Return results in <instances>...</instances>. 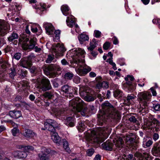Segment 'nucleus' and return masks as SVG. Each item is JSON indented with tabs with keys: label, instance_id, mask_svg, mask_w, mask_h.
Instances as JSON below:
<instances>
[{
	"label": "nucleus",
	"instance_id": "6ab92c4d",
	"mask_svg": "<svg viewBox=\"0 0 160 160\" xmlns=\"http://www.w3.org/2000/svg\"><path fill=\"white\" fill-rule=\"evenodd\" d=\"M152 154L156 157L160 156V143L156 145L152 149Z\"/></svg>",
	"mask_w": 160,
	"mask_h": 160
},
{
	"label": "nucleus",
	"instance_id": "4d7b16f0",
	"mask_svg": "<svg viewBox=\"0 0 160 160\" xmlns=\"http://www.w3.org/2000/svg\"><path fill=\"white\" fill-rule=\"evenodd\" d=\"M129 119L131 122H133V123H137L138 122V121L134 116L131 117L129 118Z\"/></svg>",
	"mask_w": 160,
	"mask_h": 160
},
{
	"label": "nucleus",
	"instance_id": "f257e3e1",
	"mask_svg": "<svg viewBox=\"0 0 160 160\" xmlns=\"http://www.w3.org/2000/svg\"><path fill=\"white\" fill-rule=\"evenodd\" d=\"M102 110L98 115V124L102 125L105 123L107 119L110 118L113 119H118L120 115L114 110L113 107L107 102L102 104Z\"/></svg>",
	"mask_w": 160,
	"mask_h": 160
},
{
	"label": "nucleus",
	"instance_id": "338daca9",
	"mask_svg": "<svg viewBox=\"0 0 160 160\" xmlns=\"http://www.w3.org/2000/svg\"><path fill=\"white\" fill-rule=\"evenodd\" d=\"M89 75L91 77H94L96 76V74L93 72H91L89 73Z\"/></svg>",
	"mask_w": 160,
	"mask_h": 160
},
{
	"label": "nucleus",
	"instance_id": "603ef678",
	"mask_svg": "<svg viewBox=\"0 0 160 160\" xmlns=\"http://www.w3.org/2000/svg\"><path fill=\"white\" fill-rule=\"evenodd\" d=\"M61 63L62 65L63 66L69 65H69V62L65 59L64 58L61 61Z\"/></svg>",
	"mask_w": 160,
	"mask_h": 160
},
{
	"label": "nucleus",
	"instance_id": "9d476101",
	"mask_svg": "<svg viewBox=\"0 0 160 160\" xmlns=\"http://www.w3.org/2000/svg\"><path fill=\"white\" fill-rule=\"evenodd\" d=\"M79 93L81 96L84 97V100L87 102L94 101L95 98V95L93 94V92L90 93L86 91H79Z\"/></svg>",
	"mask_w": 160,
	"mask_h": 160
},
{
	"label": "nucleus",
	"instance_id": "052dcab7",
	"mask_svg": "<svg viewBox=\"0 0 160 160\" xmlns=\"http://www.w3.org/2000/svg\"><path fill=\"white\" fill-rule=\"evenodd\" d=\"M30 72L32 73H35L37 72L36 68L35 67H32L30 69Z\"/></svg>",
	"mask_w": 160,
	"mask_h": 160
},
{
	"label": "nucleus",
	"instance_id": "cd10ccee",
	"mask_svg": "<svg viewBox=\"0 0 160 160\" xmlns=\"http://www.w3.org/2000/svg\"><path fill=\"white\" fill-rule=\"evenodd\" d=\"M79 124L78 128V130L80 132L83 131L86 128V123L83 121H81L79 122Z\"/></svg>",
	"mask_w": 160,
	"mask_h": 160
},
{
	"label": "nucleus",
	"instance_id": "3c124183",
	"mask_svg": "<svg viewBox=\"0 0 160 160\" xmlns=\"http://www.w3.org/2000/svg\"><path fill=\"white\" fill-rule=\"evenodd\" d=\"M60 33V31L59 30H56L54 32L55 34V37L57 39H59V35Z\"/></svg>",
	"mask_w": 160,
	"mask_h": 160
},
{
	"label": "nucleus",
	"instance_id": "09e8293b",
	"mask_svg": "<svg viewBox=\"0 0 160 160\" xmlns=\"http://www.w3.org/2000/svg\"><path fill=\"white\" fill-rule=\"evenodd\" d=\"M110 47V43L108 42H105L103 45V48L105 50H108Z\"/></svg>",
	"mask_w": 160,
	"mask_h": 160
},
{
	"label": "nucleus",
	"instance_id": "4c0bfd02",
	"mask_svg": "<svg viewBox=\"0 0 160 160\" xmlns=\"http://www.w3.org/2000/svg\"><path fill=\"white\" fill-rule=\"evenodd\" d=\"M22 56V54L20 52H17L14 54L12 57L13 59H15L17 60H19L20 59Z\"/></svg>",
	"mask_w": 160,
	"mask_h": 160
},
{
	"label": "nucleus",
	"instance_id": "f8f14e48",
	"mask_svg": "<svg viewBox=\"0 0 160 160\" xmlns=\"http://www.w3.org/2000/svg\"><path fill=\"white\" fill-rule=\"evenodd\" d=\"M9 28L8 23L3 20H0V37H3L7 33Z\"/></svg>",
	"mask_w": 160,
	"mask_h": 160
},
{
	"label": "nucleus",
	"instance_id": "e433bc0d",
	"mask_svg": "<svg viewBox=\"0 0 160 160\" xmlns=\"http://www.w3.org/2000/svg\"><path fill=\"white\" fill-rule=\"evenodd\" d=\"M94 150L93 148H90L88 149L86 151L87 156L90 157L94 153Z\"/></svg>",
	"mask_w": 160,
	"mask_h": 160
},
{
	"label": "nucleus",
	"instance_id": "c9c22d12",
	"mask_svg": "<svg viewBox=\"0 0 160 160\" xmlns=\"http://www.w3.org/2000/svg\"><path fill=\"white\" fill-rule=\"evenodd\" d=\"M63 145L64 148L68 151L69 150V148L68 147V143L66 140H63Z\"/></svg>",
	"mask_w": 160,
	"mask_h": 160
},
{
	"label": "nucleus",
	"instance_id": "9b49d317",
	"mask_svg": "<svg viewBox=\"0 0 160 160\" xmlns=\"http://www.w3.org/2000/svg\"><path fill=\"white\" fill-rule=\"evenodd\" d=\"M37 88L42 90H49L52 88L50 81L46 78L42 79L41 82L37 86Z\"/></svg>",
	"mask_w": 160,
	"mask_h": 160
},
{
	"label": "nucleus",
	"instance_id": "f03ea898",
	"mask_svg": "<svg viewBox=\"0 0 160 160\" xmlns=\"http://www.w3.org/2000/svg\"><path fill=\"white\" fill-rule=\"evenodd\" d=\"M82 100L79 98L77 97L71 100L69 102V106L70 109L73 112V116H78L76 114L80 113L83 116H88L90 111L88 107H82Z\"/></svg>",
	"mask_w": 160,
	"mask_h": 160
},
{
	"label": "nucleus",
	"instance_id": "1a4fd4ad",
	"mask_svg": "<svg viewBox=\"0 0 160 160\" xmlns=\"http://www.w3.org/2000/svg\"><path fill=\"white\" fill-rule=\"evenodd\" d=\"M52 49L53 54H55L56 58L63 56V53L66 51L63 45L58 43L53 45Z\"/></svg>",
	"mask_w": 160,
	"mask_h": 160
},
{
	"label": "nucleus",
	"instance_id": "dca6fc26",
	"mask_svg": "<svg viewBox=\"0 0 160 160\" xmlns=\"http://www.w3.org/2000/svg\"><path fill=\"white\" fill-rule=\"evenodd\" d=\"M125 80L127 81V82L125 84V85H127L129 88V89L133 90L136 89L135 87L132 85V82H131L129 81V80L131 81L134 80V78L132 76L130 75H127V77L125 78Z\"/></svg>",
	"mask_w": 160,
	"mask_h": 160
},
{
	"label": "nucleus",
	"instance_id": "20e7f679",
	"mask_svg": "<svg viewBox=\"0 0 160 160\" xmlns=\"http://www.w3.org/2000/svg\"><path fill=\"white\" fill-rule=\"evenodd\" d=\"M57 123L54 120L48 119L44 123L45 128H42V130H47L50 131L51 133V139L54 142L58 145H59L61 143V139L58 133L55 131V127H57Z\"/></svg>",
	"mask_w": 160,
	"mask_h": 160
},
{
	"label": "nucleus",
	"instance_id": "bb28decb",
	"mask_svg": "<svg viewBox=\"0 0 160 160\" xmlns=\"http://www.w3.org/2000/svg\"><path fill=\"white\" fill-rule=\"evenodd\" d=\"M45 28L47 32L49 34H52L54 31V27L51 23H46L44 24Z\"/></svg>",
	"mask_w": 160,
	"mask_h": 160
},
{
	"label": "nucleus",
	"instance_id": "c85d7f7f",
	"mask_svg": "<svg viewBox=\"0 0 160 160\" xmlns=\"http://www.w3.org/2000/svg\"><path fill=\"white\" fill-rule=\"evenodd\" d=\"M89 39L88 36L86 34H82L79 37V40L81 43L82 44L83 42L88 41Z\"/></svg>",
	"mask_w": 160,
	"mask_h": 160
},
{
	"label": "nucleus",
	"instance_id": "72a5a7b5",
	"mask_svg": "<svg viewBox=\"0 0 160 160\" xmlns=\"http://www.w3.org/2000/svg\"><path fill=\"white\" fill-rule=\"evenodd\" d=\"M73 77V74L72 73L68 72L65 74L64 78L66 80H71Z\"/></svg>",
	"mask_w": 160,
	"mask_h": 160
},
{
	"label": "nucleus",
	"instance_id": "aec40b11",
	"mask_svg": "<svg viewBox=\"0 0 160 160\" xmlns=\"http://www.w3.org/2000/svg\"><path fill=\"white\" fill-rule=\"evenodd\" d=\"M13 155L15 157L18 158H25L27 156V154L24 151V152L15 151L13 153Z\"/></svg>",
	"mask_w": 160,
	"mask_h": 160
},
{
	"label": "nucleus",
	"instance_id": "680f3d73",
	"mask_svg": "<svg viewBox=\"0 0 160 160\" xmlns=\"http://www.w3.org/2000/svg\"><path fill=\"white\" fill-rule=\"evenodd\" d=\"M113 43L114 44H117L118 43V40L116 37H114L113 38Z\"/></svg>",
	"mask_w": 160,
	"mask_h": 160
},
{
	"label": "nucleus",
	"instance_id": "5701e85b",
	"mask_svg": "<svg viewBox=\"0 0 160 160\" xmlns=\"http://www.w3.org/2000/svg\"><path fill=\"white\" fill-rule=\"evenodd\" d=\"M32 65L31 62H30L26 58L22 59L19 64L20 66L26 68L30 67Z\"/></svg>",
	"mask_w": 160,
	"mask_h": 160
},
{
	"label": "nucleus",
	"instance_id": "a211bd4d",
	"mask_svg": "<svg viewBox=\"0 0 160 160\" xmlns=\"http://www.w3.org/2000/svg\"><path fill=\"white\" fill-rule=\"evenodd\" d=\"M102 146L103 149L111 151L114 149V145L110 140H108L102 143Z\"/></svg>",
	"mask_w": 160,
	"mask_h": 160
},
{
	"label": "nucleus",
	"instance_id": "bf43d9fd",
	"mask_svg": "<svg viewBox=\"0 0 160 160\" xmlns=\"http://www.w3.org/2000/svg\"><path fill=\"white\" fill-rule=\"evenodd\" d=\"M5 152L0 149V160H3V157L2 155L5 154Z\"/></svg>",
	"mask_w": 160,
	"mask_h": 160
},
{
	"label": "nucleus",
	"instance_id": "ddd939ff",
	"mask_svg": "<svg viewBox=\"0 0 160 160\" xmlns=\"http://www.w3.org/2000/svg\"><path fill=\"white\" fill-rule=\"evenodd\" d=\"M50 150L45 148H43L41 149V152L38 154V157L40 160H50L49 159V155L48 153Z\"/></svg>",
	"mask_w": 160,
	"mask_h": 160
},
{
	"label": "nucleus",
	"instance_id": "b1692460",
	"mask_svg": "<svg viewBox=\"0 0 160 160\" xmlns=\"http://www.w3.org/2000/svg\"><path fill=\"white\" fill-rule=\"evenodd\" d=\"M113 142L117 148H121L122 147L124 141L121 137H118L113 140Z\"/></svg>",
	"mask_w": 160,
	"mask_h": 160
},
{
	"label": "nucleus",
	"instance_id": "49530a36",
	"mask_svg": "<svg viewBox=\"0 0 160 160\" xmlns=\"http://www.w3.org/2000/svg\"><path fill=\"white\" fill-rule=\"evenodd\" d=\"M69 89L73 90V88H72V87L67 84L63 85L62 87V90H68Z\"/></svg>",
	"mask_w": 160,
	"mask_h": 160
},
{
	"label": "nucleus",
	"instance_id": "79ce46f5",
	"mask_svg": "<svg viewBox=\"0 0 160 160\" xmlns=\"http://www.w3.org/2000/svg\"><path fill=\"white\" fill-rule=\"evenodd\" d=\"M27 74V71L22 70L20 74V76L21 78H23L26 76Z\"/></svg>",
	"mask_w": 160,
	"mask_h": 160
},
{
	"label": "nucleus",
	"instance_id": "864d4df0",
	"mask_svg": "<svg viewBox=\"0 0 160 160\" xmlns=\"http://www.w3.org/2000/svg\"><path fill=\"white\" fill-rule=\"evenodd\" d=\"M95 37L97 38H99L101 36V32L98 30H95L94 32Z\"/></svg>",
	"mask_w": 160,
	"mask_h": 160
},
{
	"label": "nucleus",
	"instance_id": "2eb2a0df",
	"mask_svg": "<svg viewBox=\"0 0 160 160\" xmlns=\"http://www.w3.org/2000/svg\"><path fill=\"white\" fill-rule=\"evenodd\" d=\"M134 156L137 157L139 160H148L150 157V155L145 152H142V153L140 152H136Z\"/></svg>",
	"mask_w": 160,
	"mask_h": 160
},
{
	"label": "nucleus",
	"instance_id": "774afa93",
	"mask_svg": "<svg viewBox=\"0 0 160 160\" xmlns=\"http://www.w3.org/2000/svg\"><path fill=\"white\" fill-rule=\"evenodd\" d=\"M6 128L5 127L3 126H0V133H1L2 132L5 130Z\"/></svg>",
	"mask_w": 160,
	"mask_h": 160
},
{
	"label": "nucleus",
	"instance_id": "0e129e2a",
	"mask_svg": "<svg viewBox=\"0 0 160 160\" xmlns=\"http://www.w3.org/2000/svg\"><path fill=\"white\" fill-rule=\"evenodd\" d=\"M31 31L34 32V33H36L38 31V28H33V26L31 27Z\"/></svg>",
	"mask_w": 160,
	"mask_h": 160
},
{
	"label": "nucleus",
	"instance_id": "393cba45",
	"mask_svg": "<svg viewBox=\"0 0 160 160\" xmlns=\"http://www.w3.org/2000/svg\"><path fill=\"white\" fill-rule=\"evenodd\" d=\"M125 140L126 141L127 144L129 145L130 146L135 147L136 142H135V139L129 136H127Z\"/></svg>",
	"mask_w": 160,
	"mask_h": 160
},
{
	"label": "nucleus",
	"instance_id": "7c9ffc66",
	"mask_svg": "<svg viewBox=\"0 0 160 160\" xmlns=\"http://www.w3.org/2000/svg\"><path fill=\"white\" fill-rule=\"evenodd\" d=\"M66 22L67 25L70 28L72 27L75 24L74 21L71 17H68Z\"/></svg>",
	"mask_w": 160,
	"mask_h": 160
},
{
	"label": "nucleus",
	"instance_id": "ea45409f",
	"mask_svg": "<svg viewBox=\"0 0 160 160\" xmlns=\"http://www.w3.org/2000/svg\"><path fill=\"white\" fill-rule=\"evenodd\" d=\"M98 45V43H96L95 44H94V43H93L90 42V46L88 48V49L89 50H90V51H92L95 48L97 47Z\"/></svg>",
	"mask_w": 160,
	"mask_h": 160
},
{
	"label": "nucleus",
	"instance_id": "0eeeda50",
	"mask_svg": "<svg viewBox=\"0 0 160 160\" xmlns=\"http://www.w3.org/2000/svg\"><path fill=\"white\" fill-rule=\"evenodd\" d=\"M19 38L18 43L22 44V47L23 49L27 50L28 49H33L36 44V38H31L29 41V43H27L26 42L28 41L29 39L28 38Z\"/></svg>",
	"mask_w": 160,
	"mask_h": 160
},
{
	"label": "nucleus",
	"instance_id": "f704fd0d",
	"mask_svg": "<svg viewBox=\"0 0 160 160\" xmlns=\"http://www.w3.org/2000/svg\"><path fill=\"white\" fill-rule=\"evenodd\" d=\"M35 57L33 53H31L29 55L28 57H26V58L30 62H31L32 64V61L34 59Z\"/></svg>",
	"mask_w": 160,
	"mask_h": 160
},
{
	"label": "nucleus",
	"instance_id": "13d9d810",
	"mask_svg": "<svg viewBox=\"0 0 160 160\" xmlns=\"http://www.w3.org/2000/svg\"><path fill=\"white\" fill-rule=\"evenodd\" d=\"M159 137V135L156 133H154L152 136V138L155 141H156L158 139Z\"/></svg>",
	"mask_w": 160,
	"mask_h": 160
},
{
	"label": "nucleus",
	"instance_id": "58836bf2",
	"mask_svg": "<svg viewBox=\"0 0 160 160\" xmlns=\"http://www.w3.org/2000/svg\"><path fill=\"white\" fill-rule=\"evenodd\" d=\"M11 72H10L9 75L10 77L13 79L14 77L16 75V72H15V69L14 68H11Z\"/></svg>",
	"mask_w": 160,
	"mask_h": 160
},
{
	"label": "nucleus",
	"instance_id": "e2e57ef3",
	"mask_svg": "<svg viewBox=\"0 0 160 160\" xmlns=\"http://www.w3.org/2000/svg\"><path fill=\"white\" fill-rule=\"evenodd\" d=\"M101 157L98 154L96 155L95 157L94 158L93 160H101Z\"/></svg>",
	"mask_w": 160,
	"mask_h": 160
},
{
	"label": "nucleus",
	"instance_id": "a878e982",
	"mask_svg": "<svg viewBox=\"0 0 160 160\" xmlns=\"http://www.w3.org/2000/svg\"><path fill=\"white\" fill-rule=\"evenodd\" d=\"M97 89H100L102 88L104 89H107L108 87V84L107 82L103 81L100 82L99 81L98 83L96 85Z\"/></svg>",
	"mask_w": 160,
	"mask_h": 160
},
{
	"label": "nucleus",
	"instance_id": "c756f323",
	"mask_svg": "<svg viewBox=\"0 0 160 160\" xmlns=\"http://www.w3.org/2000/svg\"><path fill=\"white\" fill-rule=\"evenodd\" d=\"M20 148L24 151L26 152H29L34 150V148L31 146H22Z\"/></svg>",
	"mask_w": 160,
	"mask_h": 160
},
{
	"label": "nucleus",
	"instance_id": "6e6d98bb",
	"mask_svg": "<svg viewBox=\"0 0 160 160\" xmlns=\"http://www.w3.org/2000/svg\"><path fill=\"white\" fill-rule=\"evenodd\" d=\"M153 108L155 111H159L160 110V104H157L154 105L153 106Z\"/></svg>",
	"mask_w": 160,
	"mask_h": 160
},
{
	"label": "nucleus",
	"instance_id": "4be33fe9",
	"mask_svg": "<svg viewBox=\"0 0 160 160\" xmlns=\"http://www.w3.org/2000/svg\"><path fill=\"white\" fill-rule=\"evenodd\" d=\"M9 115L12 118L15 119L18 118L22 115L20 111L15 110L9 111Z\"/></svg>",
	"mask_w": 160,
	"mask_h": 160
},
{
	"label": "nucleus",
	"instance_id": "f3484780",
	"mask_svg": "<svg viewBox=\"0 0 160 160\" xmlns=\"http://www.w3.org/2000/svg\"><path fill=\"white\" fill-rule=\"evenodd\" d=\"M43 70L45 74L47 76L49 75L50 76L54 77L56 76L55 73H52V64L48 66H45L43 68Z\"/></svg>",
	"mask_w": 160,
	"mask_h": 160
},
{
	"label": "nucleus",
	"instance_id": "473e14b6",
	"mask_svg": "<svg viewBox=\"0 0 160 160\" xmlns=\"http://www.w3.org/2000/svg\"><path fill=\"white\" fill-rule=\"evenodd\" d=\"M114 97L116 98H118L122 97V92L121 91H114L113 92Z\"/></svg>",
	"mask_w": 160,
	"mask_h": 160
},
{
	"label": "nucleus",
	"instance_id": "2f4dec72",
	"mask_svg": "<svg viewBox=\"0 0 160 160\" xmlns=\"http://www.w3.org/2000/svg\"><path fill=\"white\" fill-rule=\"evenodd\" d=\"M61 10L63 14L67 16L68 15V12L69 11L68 7L66 5H63L61 8Z\"/></svg>",
	"mask_w": 160,
	"mask_h": 160
},
{
	"label": "nucleus",
	"instance_id": "de8ad7c7",
	"mask_svg": "<svg viewBox=\"0 0 160 160\" xmlns=\"http://www.w3.org/2000/svg\"><path fill=\"white\" fill-rule=\"evenodd\" d=\"M152 143V141L151 140H148L147 142L145 143V145L144 144H143V147L145 148H147L148 147H149L150 146Z\"/></svg>",
	"mask_w": 160,
	"mask_h": 160
},
{
	"label": "nucleus",
	"instance_id": "37998d69",
	"mask_svg": "<svg viewBox=\"0 0 160 160\" xmlns=\"http://www.w3.org/2000/svg\"><path fill=\"white\" fill-rule=\"evenodd\" d=\"M52 71L54 70L57 71H60L61 70V68L59 66L52 64Z\"/></svg>",
	"mask_w": 160,
	"mask_h": 160
},
{
	"label": "nucleus",
	"instance_id": "6e6552de",
	"mask_svg": "<svg viewBox=\"0 0 160 160\" xmlns=\"http://www.w3.org/2000/svg\"><path fill=\"white\" fill-rule=\"evenodd\" d=\"M70 112V115H72V117H69L67 118L65 120L64 122L66 125L71 127H72L74 126V116H73V112L72 111L70 112L67 110H62L61 111H58L57 112H55V114L57 116H59L61 115L67 114L69 112Z\"/></svg>",
	"mask_w": 160,
	"mask_h": 160
},
{
	"label": "nucleus",
	"instance_id": "412c9836",
	"mask_svg": "<svg viewBox=\"0 0 160 160\" xmlns=\"http://www.w3.org/2000/svg\"><path fill=\"white\" fill-rule=\"evenodd\" d=\"M22 134L27 138H32L36 136V134L29 129H25L22 132Z\"/></svg>",
	"mask_w": 160,
	"mask_h": 160
},
{
	"label": "nucleus",
	"instance_id": "423d86ee",
	"mask_svg": "<svg viewBox=\"0 0 160 160\" xmlns=\"http://www.w3.org/2000/svg\"><path fill=\"white\" fill-rule=\"evenodd\" d=\"M138 97L141 105H142L141 111L146 112L148 109V102L150 100L152 97L151 93L148 92H140Z\"/></svg>",
	"mask_w": 160,
	"mask_h": 160
},
{
	"label": "nucleus",
	"instance_id": "7ed1b4c3",
	"mask_svg": "<svg viewBox=\"0 0 160 160\" xmlns=\"http://www.w3.org/2000/svg\"><path fill=\"white\" fill-rule=\"evenodd\" d=\"M85 52L84 50L81 48H77L74 50V52L73 58L72 61H71V63L73 65L74 63H76L80 67L77 70V73L81 76H84L86 75L88 72H90L91 70V68L89 67H88L87 68H81V65L79 64L81 62L80 59L82 58H83Z\"/></svg>",
	"mask_w": 160,
	"mask_h": 160
},
{
	"label": "nucleus",
	"instance_id": "39448f33",
	"mask_svg": "<svg viewBox=\"0 0 160 160\" xmlns=\"http://www.w3.org/2000/svg\"><path fill=\"white\" fill-rule=\"evenodd\" d=\"M108 132L107 128L99 127L96 131L91 132V135L88 138V141L91 143L92 142H102L107 138Z\"/></svg>",
	"mask_w": 160,
	"mask_h": 160
},
{
	"label": "nucleus",
	"instance_id": "5fc2aeb1",
	"mask_svg": "<svg viewBox=\"0 0 160 160\" xmlns=\"http://www.w3.org/2000/svg\"><path fill=\"white\" fill-rule=\"evenodd\" d=\"M124 158H123L124 159V160H125L126 159V160H131L133 157V156L132 154H129L127 156H124Z\"/></svg>",
	"mask_w": 160,
	"mask_h": 160
},
{
	"label": "nucleus",
	"instance_id": "69168bd1",
	"mask_svg": "<svg viewBox=\"0 0 160 160\" xmlns=\"http://www.w3.org/2000/svg\"><path fill=\"white\" fill-rule=\"evenodd\" d=\"M5 52L6 53L10 51L11 50V48L9 47H7L4 49Z\"/></svg>",
	"mask_w": 160,
	"mask_h": 160
},
{
	"label": "nucleus",
	"instance_id": "8fccbe9b",
	"mask_svg": "<svg viewBox=\"0 0 160 160\" xmlns=\"http://www.w3.org/2000/svg\"><path fill=\"white\" fill-rule=\"evenodd\" d=\"M135 97L134 96H128L127 97V100L128 103H131V102L132 101L133 99H134Z\"/></svg>",
	"mask_w": 160,
	"mask_h": 160
},
{
	"label": "nucleus",
	"instance_id": "4468645a",
	"mask_svg": "<svg viewBox=\"0 0 160 160\" xmlns=\"http://www.w3.org/2000/svg\"><path fill=\"white\" fill-rule=\"evenodd\" d=\"M18 38V35L15 32H13L8 38V40L10 42L14 45H17L18 43V41L17 39Z\"/></svg>",
	"mask_w": 160,
	"mask_h": 160
},
{
	"label": "nucleus",
	"instance_id": "a18cd8bd",
	"mask_svg": "<svg viewBox=\"0 0 160 160\" xmlns=\"http://www.w3.org/2000/svg\"><path fill=\"white\" fill-rule=\"evenodd\" d=\"M44 96L46 98H47L49 99H51L53 97V95L48 92H46L44 94Z\"/></svg>",
	"mask_w": 160,
	"mask_h": 160
},
{
	"label": "nucleus",
	"instance_id": "c03bdc74",
	"mask_svg": "<svg viewBox=\"0 0 160 160\" xmlns=\"http://www.w3.org/2000/svg\"><path fill=\"white\" fill-rule=\"evenodd\" d=\"M53 55H54L52 56L50 54L48 55V58L46 61V62L47 63H50L54 59Z\"/></svg>",
	"mask_w": 160,
	"mask_h": 160
},
{
	"label": "nucleus",
	"instance_id": "a19ab883",
	"mask_svg": "<svg viewBox=\"0 0 160 160\" xmlns=\"http://www.w3.org/2000/svg\"><path fill=\"white\" fill-rule=\"evenodd\" d=\"M19 133V130L17 128H14L12 130V133L13 136H17Z\"/></svg>",
	"mask_w": 160,
	"mask_h": 160
}]
</instances>
